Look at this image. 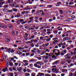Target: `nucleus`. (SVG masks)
Returning a JSON list of instances; mask_svg holds the SVG:
<instances>
[{
    "instance_id": "obj_1",
    "label": "nucleus",
    "mask_w": 76,
    "mask_h": 76,
    "mask_svg": "<svg viewBox=\"0 0 76 76\" xmlns=\"http://www.w3.org/2000/svg\"><path fill=\"white\" fill-rule=\"evenodd\" d=\"M73 56V51H72L70 53H68L67 54L65 55L64 57L67 56Z\"/></svg>"
},
{
    "instance_id": "obj_2",
    "label": "nucleus",
    "mask_w": 76,
    "mask_h": 76,
    "mask_svg": "<svg viewBox=\"0 0 76 76\" xmlns=\"http://www.w3.org/2000/svg\"><path fill=\"white\" fill-rule=\"evenodd\" d=\"M34 66H35L36 67H37V68H38V69H40V68H41V66L40 65H37V64L35 63L34 64Z\"/></svg>"
},
{
    "instance_id": "obj_3",
    "label": "nucleus",
    "mask_w": 76,
    "mask_h": 76,
    "mask_svg": "<svg viewBox=\"0 0 76 76\" xmlns=\"http://www.w3.org/2000/svg\"><path fill=\"white\" fill-rule=\"evenodd\" d=\"M20 14L18 12L17 13V15H15L14 16L15 18H20Z\"/></svg>"
},
{
    "instance_id": "obj_4",
    "label": "nucleus",
    "mask_w": 76,
    "mask_h": 76,
    "mask_svg": "<svg viewBox=\"0 0 76 76\" xmlns=\"http://www.w3.org/2000/svg\"><path fill=\"white\" fill-rule=\"evenodd\" d=\"M72 20H73V19L72 18H68L66 19L65 22H71Z\"/></svg>"
},
{
    "instance_id": "obj_5",
    "label": "nucleus",
    "mask_w": 76,
    "mask_h": 76,
    "mask_svg": "<svg viewBox=\"0 0 76 76\" xmlns=\"http://www.w3.org/2000/svg\"><path fill=\"white\" fill-rule=\"evenodd\" d=\"M8 51H9V53H10V52H11V53H13L15 51V50L13 49H11V48H10L8 49Z\"/></svg>"
},
{
    "instance_id": "obj_6",
    "label": "nucleus",
    "mask_w": 76,
    "mask_h": 76,
    "mask_svg": "<svg viewBox=\"0 0 76 76\" xmlns=\"http://www.w3.org/2000/svg\"><path fill=\"white\" fill-rule=\"evenodd\" d=\"M58 63H59V60H57L55 61L54 62H53L52 64L53 65H56Z\"/></svg>"
},
{
    "instance_id": "obj_7",
    "label": "nucleus",
    "mask_w": 76,
    "mask_h": 76,
    "mask_svg": "<svg viewBox=\"0 0 76 76\" xmlns=\"http://www.w3.org/2000/svg\"><path fill=\"white\" fill-rule=\"evenodd\" d=\"M57 51L58 52H60V50L58 49H54L53 50V53H56Z\"/></svg>"
},
{
    "instance_id": "obj_8",
    "label": "nucleus",
    "mask_w": 76,
    "mask_h": 76,
    "mask_svg": "<svg viewBox=\"0 0 76 76\" xmlns=\"http://www.w3.org/2000/svg\"><path fill=\"white\" fill-rule=\"evenodd\" d=\"M38 74L40 76H44V75H45V74L43 73L39 72Z\"/></svg>"
},
{
    "instance_id": "obj_9",
    "label": "nucleus",
    "mask_w": 76,
    "mask_h": 76,
    "mask_svg": "<svg viewBox=\"0 0 76 76\" xmlns=\"http://www.w3.org/2000/svg\"><path fill=\"white\" fill-rule=\"evenodd\" d=\"M47 32L46 33L48 34H51V32L50 31H51V30L50 29H47Z\"/></svg>"
},
{
    "instance_id": "obj_10",
    "label": "nucleus",
    "mask_w": 76,
    "mask_h": 76,
    "mask_svg": "<svg viewBox=\"0 0 76 76\" xmlns=\"http://www.w3.org/2000/svg\"><path fill=\"white\" fill-rule=\"evenodd\" d=\"M36 64H40V66H41L42 64V62L38 61L36 62Z\"/></svg>"
},
{
    "instance_id": "obj_11",
    "label": "nucleus",
    "mask_w": 76,
    "mask_h": 76,
    "mask_svg": "<svg viewBox=\"0 0 76 76\" xmlns=\"http://www.w3.org/2000/svg\"><path fill=\"white\" fill-rule=\"evenodd\" d=\"M9 69H8V68L7 67H5V68H4L3 69V71L4 72H5L7 71H8Z\"/></svg>"
},
{
    "instance_id": "obj_12",
    "label": "nucleus",
    "mask_w": 76,
    "mask_h": 76,
    "mask_svg": "<svg viewBox=\"0 0 76 76\" xmlns=\"http://www.w3.org/2000/svg\"><path fill=\"white\" fill-rule=\"evenodd\" d=\"M34 38H35V36L33 35L31 36L30 38L28 39V40H30V39H34Z\"/></svg>"
},
{
    "instance_id": "obj_13",
    "label": "nucleus",
    "mask_w": 76,
    "mask_h": 76,
    "mask_svg": "<svg viewBox=\"0 0 76 76\" xmlns=\"http://www.w3.org/2000/svg\"><path fill=\"white\" fill-rule=\"evenodd\" d=\"M34 20H31L27 22L28 23H29V24H32V23H34Z\"/></svg>"
},
{
    "instance_id": "obj_14",
    "label": "nucleus",
    "mask_w": 76,
    "mask_h": 76,
    "mask_svg": "<svg viewBox=\"0 0 76 76\" xmlns=\"http://www.w3.org/2000/svg\"><path fill=\"white\" fill-rule=\"evenodd\" d=\"M55 70L56 71V73L59 72V69L55 68Z\"/></svg>"
},
{
    "instance_id": "obj_15",
    "label": "nucleus",
    "mask_w": 76,
    "mask_h": 76,
    "mask_svg": "<svg viewBox=\"0 0 76 76\" xmlns=\"http://www.w3.org/2000/svg\"><path fill=\"white\" fill-rule=\"evenodd\" d=\"M28 21L27 20H25V21L21 23V24H25L26 23H27Z\"/></svg>"
},
{
    "instance_id": "obj_16",
    "label": "nucleus",
    "mask_w": 76,
    "mask_h": 76,
    "mask_svg": "<svg viewBox=\"0 0 76 76\" xmlns=\"http://www.w3.org/2000/svg\"><path fill=\"white\" fill-rule=\"evenodd\" d=\"M58 52V53H55V55H56V56H58V55H60V52Z\"/></svg>"
},
{
    "instance_id": "obj_17",
    "label": "nucleus",
    "mask_w": 76,
    "mask_h": 76,
    "mask_svg": "<svg viewBox=\"0 0 76 76\" xmlns=\"http://www.w3.org/2000/svg\"><path fill=\"white\" fill-rule=\"evenodd\" d=\"M66 42H64V43H62V42H61L60 43V44L61 45H65L66 44Z\"/></svg>"
},
{
    "instance_id": "obj_18",
    "label": "nucleus",
    "mask_w": 76,
    "mask_h": 76,
    "mask_svg": "<svg viewBox=\"0 0 76 76\" xmlns=\"http://www.w3.org/2000/svg\"><path fill=\"white\" fill-rule=\"evenodd\" d=\"M22 68L21 67H19V68L18 69V71H19V72H20V71L22 70Z\"/></svg>"
},
{
    "instance_id": "obj_19",
    "label": "nucleus",
    "mask_w": 76,
    "mask_h": 76,
    "mask_svg": "<svg viewBox=\"0 0 76 76\" xmlns=\"http://www.w3.org/2000/svg\"><path fill=\"white\" fill-rule=\"evenodd\" d=\"M36 74L34 72H32L31 73V76H35Z\"/></svg>"
},
{
    "instance_id": "obj_20",
    "label": "nucleus",
    "mask_w": 76,
    "mask_h": 76,
    "mask_svg": "<svg viewBox=\"0 0 76 76\" xmlns=\"http://www.w3.org/2000/svg\"><path fill=\"white\" fill-rule=\"evenodd\" d=\"M12 10L14 12H17V11H18V9L16 8H13Z\"/></svg>"
},
{
    "instance_id": "obj_21",
    "label": "nucleus",
    "mask_w": 76,
    "mask_h": 76,
    "mask_svg": "<svg viewBox=\"0 0 76 76\" xmlns=\"http://www.w3.org/2000/svg\"><path fill=\"white\" fill-rule=\"evenodd\" d=\"M53 33H54L55 34H57V32H58V31L57 30H56V31H53Z\"/></svg>"
},
{
    "instance_id": "obj_22",
    "label": "nucleus",
    "mask_w": 76,
    "mask_h": 76,
    "mask_svg": "<svg viewBox=\"0 0 76 76\" xmlns=\"http://www.w3.org/2000/svg\"><path fill=\"white\" fill-rule=\"evenodd\" d=\"M9 64L10 66H12L13 64V63L11 61H10L9 62Z\"/></svg>"
},
{
    "instance_id": "obj_23",
    "label": "nucleus",
    "mask_w": 76,
    "mask_h": 76,
    "mask_svg": "<svg viewBox=\"0 0 76 76\" xmlns=\"http://www.w3.org/2000/svg\"><path fill=\"white\" fill-rule=\"evenodd\" d=\"M52 58H54V59H56V58H57V56L55 55H53L52 56Z\"/></svg>"
},
{
    "instance_id": "obj_24",
    "label": "nucleus",
    "mask_w": 76,
    "mask_h": 76,
    "mask_svg": "<svg viewBox=\"0 0 76 76\" xmlns=\"http://www.w3.org/2000/svg\"><path fill=\"white\" fill-rule=\"evenodd\" d=\"M17 53L18 54H19V55H20V54H22V52H20V51H17Z\"/></svg>"
},
{
    "instance_id": "obj_25",
    "label": "nucleus",
    "mask_w": 76,
    "mask_h": 76,
    "mask_svg": "<svg viewBox=\"0 0 76 76\" xmlns=\"http://www.w3.org/2000/svg\"><path fill=\"white\" fill-rule=\"evenodd\" d=\"M59 13H60L61 15H62L63 13V11L62 10H61L59 11Z\"/></svg>"
},
{
    "instance_id": "obj_26",
    "label": "nucleus",
    "mask_w": 76,
    "mask_h": 76,
    "mask_svg": "<svg viewBox=\"0 0 76 76\" xmlns=\"http://www.w3.org/2000/svg\"><path fill=\"white\" fill-rule=\"evenodd\" d=\"M37 43V44L35 45V47H39V43Z\"/></svg>"
},
{
    "instance_id": "obj_27",
    "label": "nucleus",
    "mask_w": 76,
    "mask_h": 76,
    "mask_svg": "<svg viewBox=\"0 0 76 76\" xmlns=\"http://www.w3.org/2000/svg\"><path fill=\"white\" fill-rule=\"evenodd\" d=\"M31 8H26L24 9H23V10H29Z\"/></svg>"
},
{
    "instance_id": "obj_28",
    "label": "nucleus",
    "mask_w": 76,
    "mask_h": 76,
    "mask_svg": "<svg viewBox=\"0 0 76 76\" xmlns=\"http://www.w3.org/2000/svg\"><path fill=\"white\" fill-rule=\"evenodd\" d=\"M56 39H58V38L57 37H55L52 39V40L53 41H54V40H56Z\"/></svg>"
},
{
    "instance_id": "obj_29",
    "label": "nucleus",
    "mask_w": 76,
    "mask_h": 76,
    "mask_svg": "<svg viewBox=\"0 0 76 76\" xmlns=\"http://www.w3.org/2000/svg\"><path fill=\"white\" fill-rule=\"evenodd\" d=\"M10 40V39H5V41L7 42H9Z\"/></svg>"
},
{
    "instance_id": "obj_30",
    "label": "nucleus",
    "mask_w": 76,
    "mask_h": 76,
    "mask_svg": "<svg viewBox=\"0 0 76 76\" xmlns=\"http://www.w3.org/2000/svg\"><path fill=\"white\" fill-rule=\"evenodd\" d=\"M37 58L39 60H41L42 59V58L41 57H37Z\"/></svg>"
},
{
    "instance_id": "obj_31",
    "label": "nucleus",
    "mask_w": 76,
    "mask_h": 76,
    "mask_svg": "<svg viewBox=\"0 0 76 76\" xmlns=\"http://www.w3.org/2000/svg\"><path fill=\"white\" fill-rule=\"evenodd\" d=\"M60 54L61 55V56H64V52H63V51H62L61 52Z\"/></svg>"
},
{
    "instance_id": "obj_32",
    "label": "nucleus",
    "mask_w": 76,
    "mask_h": 76,
    "mask_svg": "<svg viewBox=\"0 0 76 76\" xmlns=\"http://www.w3.org/2000/svg\"><path fill=\"white\" fill-rule=\"evenodd\" d=\"M21 15H24V14H25V11H23L21 12Z\"/></svg>"
},
{
    "instance_id": "obj_33",
    "label": "nucleus",
    "mask_w": 76,
    "mask_h": 76,
    "mask_svg": "<svg viewBox=\"0 0 76 76\" xmlns=\"http://www.w3.org/2000/svg\"><path fill=\"white\" fill-rule=\"evenodd\" d=\"M36 11L35 10H32V11H31V14H34V12H35Z\"/></svg>"
},
{
    "instance_id": "obj_34",
    "label": "nucleus",
    "mask_w": 76,
    "mask_h": 76,
    "mask_svg": "<svg viewBox=\"0 0 76 76\" xmlns=\"http://www.w3.org/2000/svg\"><path fill=\"white\" fill-rule=\"evenodd\" d=\"M50 40H51V38H48L46 40V41L47 42H49Z\"/></svg>"
},
{
    "instance_id": "obj_35",
    "label": "nucleus",
    "mask_w": 76,
    "mask_h": 76,
    "mask_svg": "<svg viewBox=\"0 0 76 76\" xmlns=\"http://www.w3.org/2000/svg\"><path fill=\"white\" fill-rule=\"evenodd\" d=\"M27 72L28 73H30V72H31V70L28 68H27Z\"/></svg>"
},
{
    "instance_id": "obj_36",
    "label": "nucleus",
    "mask_w": 76,
    "mask_h": 76,
    "mask_svg": "<svg viewBox=\"0 0 76 76\" xmlns=\"http://www.w3.org/2000/svg\"><path fill=\"white\" fill-rule=\"evenodd\" d=\"M2 11H3V12H7V9H4L2 10Z\"/></svg>"
},
{
    "instance_id": "obj_37",
    "label": "nucleus",
    "mask_w": 76,
    "mask_h": 76,
    "mask_svg": "<svg viewBox=\"0 0 76 76\" xmlns=\"http://www.w3.org/2000/svg\"><path fill=\"white\" fill-rule=\"evenodd\" d=\"M45 76H51V75L48 74H45Z\"/></svg>"
},
{
    "instance_id": "obj_38",
    "label": "nucleus",
    "mask_w": 76,
    "mask_h": 76,
    "mask_svg": "<svg viewBox=\"0 0 76 76\" xmlns=\"http://www.w3.org/2000/svg\"><path fill=\"white\" fill-rule=\"evenodd\" d=\"M44 28H46L47 29H50V27L49 26H47L46 27H44Z\"/></svg>"
},
{
    "instance_id": "obj_39",
    "label": "nucleus",
    "mask_w": 76,
    "mask_h": 76,
    "mask_svg": "<svg viewBox=\"0 0 76 76\" xmlns=\"http://www.w3.org/2000/svg\"><path fill=\"white\" fill-rule=\"evenodd\" d=\"M29 13V12L26 11H25V15H27V14H28Z\"/></svg>"
},
{
    "instance_id": "obj_40",
    "label": "nucleus",
    "mask_w": 76,
    "mask_h": 76,
    "mask_svg": "<svg viewBox=\"0 0 76 76\" xmlns=\"http://www.w3.org/2000/svg\"><path fill=\"white\" fill-rule=\"evenodd\" d=\"M24 38L25 39V40L27 41L28 40V37L26 36H25L24 37Z\"/></svg>"
},
{
    "instance_id": "obj_41",
    "label": "nucleus",
    "mask_w": 76,
    "mask_h": 76,
    "mask_svg": "<svg viewBox=\"0 0 76 76\" xmlns=\"http://www.w3.org/2000/svg\"><path fill=\"white\" fill-rule=\"evenodd\" d=\"M52 7L53 6H52L51 5H48L47 6V7H50V8H51V7Z\"/></svg>"
},
{
    "instance_id": "obj_42",
    "label": "nucleus",
    "mask_w": 76,
    "mask_h": 76,
    "mask_svg": "<svg viewBox=\"0 0 76 76\" xmlns=\"http://www.w3.org/2000/svg\"><path fill=\"white\" fill-rule=\"evenodd\" d=\"M29 19L30 20H32L34 19V17H31L29 18Z\"/></svg>"
},
{
    "instance_id": "obj_43",
    "label": "nucleus",
    "mask_w": 76,
    "mask_h": 76,
    "mask_svg": "<svg viewBox=\"0 0 76 76\" xmlns=\"http://www.w3.org/2000/svg\"><path fill=\"white\" fill-rule=\"evenodd\" d=\"M33 66V64H30V65L28 66L29 67H32V66Z\"/></svg>"
},
{
    "instance_id": "obj_44",
    "label": "nucleus",
    "mask_w": 76,
    "mask_h": 76,
    "mask_svg": "<svg viewBox=\"0 0 76 76\" xmlns=\"http://www.w3.org/2000/svg\"><path fill=\"white\" fill-rule=\"evenodd\" d=\"M67 37H64L63 39V41H67Z\"/></svg>"
},
{
    "instance_id": "obj_45",
    "label": "nucleus",
    "mask_w": 76,
    "mask_h": 76,
    "mask_svg": "<svg viewBox=\"0 0 76 76\" xmlns=\"http://www.w3.org/2000/svg\"><path fill=\"white\" fill-rule=\"evenodd\" d=\"M8 5H6L4 6V8H6V7H8Z\"/></svg>"
},
{
    "instance_id": "obj_46",
    "label": "nucleus",
    "mask_w": 76,
    "mask_h": 76,
    "mask_svg": "<svg viewBox=\"0 0 76 76\" xmlns=\"http://www.w3.org/2000/svg\"><path fill=\"white\" fill-rule=\"evenodd\" d=\"M75 64H71L69 65V67H72V66H74Z\"/></svg>"
},
{
    "instance_id": "obj_47",
    "label": "nucleus",
    "mask_w": 76,
    "mask_h": 76,
    "mask_svg": "<svg viewBox=\"0 0 76 76\" xmlns=\"http://www.w3.org/2000/svg\"><path fill=\"white\" fill-rule=\"evenodd\" d=\"M38 40H37L34 39V43H37L38 42Z\"/></svg>"
},
{
    "instance_id": "obj_48",
    "label": "nucleus",
    "mask_w": 76,
    "mask_h": 76,
    "mask_svg": "<svg viewBox=\"0 0 76 76\" xmlns=\"http://www.w3.org/2000/svg\"><path fill=\"white\" fill-rule=\"evenodd\" d=\"M25 75L26 76H30V74L29 73H27L25 74Z\"/></svg>"
},
{
    "instance_id": "obj_49",
    "label": "nucleus",
    "mask_w": 76,
    "mask_h": 76,
    "mask_svg": "<svg viewBox=\"0 0 76 76\" xmlns=\"http://www.w3.org/2000/svg\"><path fill=\"white\" fill-rule=\"evenodd\" d=\"M12 69L13 70H15V71H16V72H17V70L16 69V68H15V67H13L12 68Z\"/></svg>"
},
{
    "instance_id": "obj_50",
    "label": "nucleus",
    "mask_w": 76,
    "mask_h": 76,
    "mask_svg": "<svg viewBox=\"0 0 76 76\" xmlns=\"http://www.w3.org/2000/svg\"><path fill=\"white\" fill-rule=\"evenodd\" d=\"M31 53H36V51L34 50H31Z\"/></svg>"
},
{
    "instance_id": "obj_51",
    "label": "nucleus",
    "mask_w": 76,
    "mask_h": 76,
    "mask_svg": "<svg viewBox=\"0 0 76 76\" xmlns=\"http://www.w3.org/2000/svg\"><path fill=\"white\" fill-rule=\"evenodd\" d=\"M53 21V19H50L49 20V22H51Z\"/></svg>"
},
{
    "instance_id": "obj_52",
    "label": "nucleus",
    "mask_w": 76,
    "mask_h": 76,
    "mask_svg": "<svg viewBox=\"0 0 76 76\" xmlns=\"http://www.w3.org/2000/svg\"><path fill=\"white\" fill-rule=\"evenodd\" d=\"M72 18L73 19H75L76 18V17L74 15H72L71 16Z\"/></svg>"
},
{
    "instance_id": "obj_53",
    "label": "nucleus",
    "mask_w": 76,
    "mask_h": 76,
    "mask_svg": "<svg viewBox=\"0 0 76 76\" xmlns=\"http://www.w3.org/2000/svg\"><path fill=\"white\" fill-rule=\"evenodd\" d=\"M23 62H24V63H25L26 62H27V63H28V62H29V61H28L27 60H23Z\"/></svg>"
},
{
    "instance_id": "obj_54",
    "label": "nucleus",
    "mask_w": 76,
    "mask_h": 76,
    "mask_svg": "<svg viewBox=\"0 0 76 76\" xmlns=\"http://www.w3.org/2000/svg\"><path fill=\"white\" fill-rule=\"evenodd\" d=\"M29 43H31V42L29 41H28L26 42V43L27 44H29Z\"/></svg>"
},
{
    "instance_id": "obj_55",
    "label": "nucleus",
    "mask_w": 76,
    "mask_h": 76,
    "mask_svg": "<svg viewBox=\"0 0 76 76\" xmlns=\"http://www.w3.org/2000/svg\"><path fill=\"white\" fill-rule=\"evenodd\" d=\"M33 61H34V60L33 59H31L30 60H29V61L28 62H33Z\"/></svg>"
},
{
    "instance_id": "obj_56",
    "label": "nucleus",
    "mask_w": 76,
    "mask_h": 76,
    "mask_svg": "<svg viewBox=\"0 0 76 76\" xmlns=\"http://www.w3.org/2000/svg\"><path fill=\"white\" fill-rule=\"evenodd\" d=\"M9 70L10 71H11V72H12V71L13 70V69H12V68H9Z\"/></svg>"
},
{
    "instance_id": "obj_57",
    "label": "nucleus",
    "mask_w": 76,
    "mask_h": 76,
    "mask_svg": "<svg viewBox=\"0 0 76 76\" xmlns=\"http://www.w3.org/2000/svg\"><path fill=\"white\" fill-rule=\"evenodd\" d=\"M14 7L15 8H17V7H20V6H19V5H18L15 6Z\"/></svg>"
},
{
    "instance_id": "obj_58",
    "label": "nucleus",
    "mask_w": 76,
    "mask_h": 76,
    "mask_svg": "<svg viewBox=\"0 0 76 76\" xmlns=\"http://www.w3.org/2000/svg\"><path fill=\"white\" fill-rule=\"evenodd\" d=\"M0 27L1 28H3V25L2 24H0Z\"/></svg>"
},
{
    "instance_id": "obj_59",
    "label": "nucleus",
    "mask_w": 76,
    "mask_h": 76,
    "mask_svg": "<svg viewBox=\"0 0 76 76\" xmlns=\"http://www.w3.org/2000/svg\"><path fill=\"white\" fill-rule=\"evenodd\" d=\"M6 4H8V3L10 4V0H8L7 2H6Z\"/></svg>"
},
{
    "instance_id": "obj_60",
    "label": "nucleus",
    "mask_w": 76,
    "mask_h": 76,
    "mask_svg": "<svg viewBox=\"0 0 76 76\" xmlns=\"http://www.w3.org/2000/svg\"><path fill=\"white\" fill-rule=\"evenodd\" d=\"M63 52H64V53H67V50H63Z\"/></svg>"
},
{
    "instance_id": "obj_61",
    "label": "nucleus",
    "mask_w": 76,
    "mask_h": 76,
    "mask_svg": "<svg viewBox=\"0 0 76 76\" xmlns=\"http://www.w3.org/2000/svg\"><path fill=\"white\" fill-rule=\"evenodd\" d=\"M69 75V76H73V73H70Z\"/></svg>"
},
{
    "instance_id": "obj_62",
    "label": "nucleus",
    "mask_w": 76,
    "mask_h": 76,
    "mask_svg": "<svg viewBox=\"0 0 76 76\" xmlns=\"http://www.w3.org/2000/svg\"><path fill=\"white\" fill-rule=\"evenodd\" d=\"M18 63H15V66H17L18 65Z\"/></svg>"
},
{
    "instance_id": "obj_63",
    "label": "nucleus",
    "mask_w": 76,
    "mask_h": 76,
    "mask_svg": "<svg viewBox=\"0 0 76 76\" xmlns=\"http://www.w3.org/2000/svg\"><path fill=\"white\" fill-rule=\"evenodd\" d=\"M61 76H65V74L64 73H62L61 74Z\"/></svg>"
},
{
    "instance_id": "obj_64",
    "label": "nucleus",
    "mask_w": 76,
    "mask_h": 76,
    "mask_svg": "<svg viewBox=\"0 0 76 76\" xmlns=\"http://www.w3.org/2000/svg\"><path fill=\"white\" fill-rule=\"evenodd\" d=\"M13 73H11L10 74V76H13Z\"/></svg>"
}]
</instances>
